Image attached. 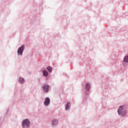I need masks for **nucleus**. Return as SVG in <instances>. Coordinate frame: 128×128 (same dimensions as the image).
I'll return each instance as SVG.
<instances>
[{"label": "nucleus", "mask_w": 128, "mask_h": 128, "mask_svg": "<svg viewBox=\"0 0 128 128\" xmlns=\"http://www.w3.org/2000/svg\"><path fill=\"white\" fill-rule=\"evenodd\" d=\"M128 110V106L124 104V106H120L118 110V114L121 116H126L127 114Z\"/></svg>", "instance_id": "1"}, {"label": "nucleus", "mask_w": 128, "mask_h": 128, "mask_svg": "<svg viewBox=\"0 0 128 128\" xmlns=\"http://www.w3.org/2000/svg\"><path fill=\"white\" fill-rule=\"evenodd\" d=\"M30 120L28 118H25L22 122V128H30Z\"/></svg>", "instance_id": "2"}, {"label": "nucleus", "mask_w": 128, "mask_h": 128, "mask_svg": "<svg viewBox=\"0 0 128 128\" xmlns=\"http://www.w3.org/2000/svg\"><path fill=\"white\" fill-rule=\"evenodd\" d=\"M25 50V45L24 44H22L21 46H20L17 50L18 55L22 56L23 55L24 51Z\"/></svg>", "instance_id": "3"}, {"label": "nucleus", "mask_w": 128, "mask_h": 128, "mask_svg": "<svg viewBox=\"0 0 128 128\" xmlns=\"http://www.w3.org/2000/svg\"><path fill=\"white\" fill-rule=\"evenodd\" d=\"M90 88H91V84L90 83V82H86V85H85V96H86H86H88V92H90Z\"/></svg>", "instance_id": "4"}, {"label": "nucleus", "mask_w": 128, "mask_h": 128, "mask_svg": "<svg viewBox=\"0 0 128 128\" xmlns=\"http://www.w3.org/2000/svg\"><path fill=\"white\" fill-rule=\"evenodd\" d=\"M51 88L50 85V84H47V83H44L42 86V88L44 92L48 94L50 90V88Z\"/></svg>", "instance_id": "5"}, {"label": "nucleus", "mask_w": 128, "mask_h": 128, "mask_svg": "<svg viewBox=\"0 0 128 128\" xmlns=\"http://www.w3.org/2000/svg\"><path fill=\"white\" fill-rule=\"evenodd\" d=\"M50 98H44V104L46 106H49L50 104Z\"/></svg>", "instance_id": "6"}, {"label": "nucleus", "mask_w": 128, "mask_h": 128, "mask_svg": "<svg viewBox=\"0 0 128 128\" xmlns=\"http://www.w3.org/2000/svg\"><path fill=\"white\" fill-rule=\"evenodd\" d=\"M18 82L20 84H24L26 80L24 77H22V76H20L18 80Z\"/></svg>", "instance_id": "7"}, {"label": "nucleus", "mask_w": 128, "mask_h": 128, "mask_svg": "<svg viewBox=\"0 0 128 128\" xmlns=\"http://www.w3.org/2000/svg\"><path fill=\"white\" fill-rule=\"evenodd\" d=\"M58 120H51V124L52 126H57L58 124Z\"/></svg>", "instance_id": "8"}, {"label": "nucleus", "mask_w": 128, "mask_h": 128, "mask_svg": "<svg viewBox=\"0 0 128 128\" xmlns=\"http://www.w3.org/2000/svg\"><path fill=\"white\" fill-rule=\"evenodd\" d=\"M70 104H71V102L70 101L66 103V104L65 106L66 110L68 111L70 110V106H71Z\"/></svg>", "instance_id": "9"}, {"label": "nucleus", "mask_w": 128, "mask_h": 128, "mask_svg": "<svg viewBox=\"0 0 128 128\" xmlns=\"http://www.w3.org/2000/svg\"><path fill=\"white\" fill-rule=\"evenodd\" d=\"M42 74L44 76L47 78L49 76V72H48V70H46V69H44L42 70Z\"/></svg>", "instance_id": "10"}, {"label": "nucleus", "mask_w": 128, "mask_h": 128, "mask_svg": "<svg viewBox=\"0 0 128 128\" xmlns=\"http://www.w3.org/2000/svg\"><path fill=\"white\" fill-rule=\"evenodd\" d=\"M46 70L50 72V74H51L52 72V67L50 66H47Z\"/></svg>", "instance_id": "11"}, {"label": "nucleus", "mask_w": 128, "mask_h": 128, "mask_svg": "<svg viewBox=\"0 0 128 128\" xmlns=\"http://www.w3.org/2000/svg\"><path fill=\"white\" fill-rule=\"evenodd\" d=\"M124 62H128V55H126V56H124Z\"/></svg>", "instance_id": "12"}, {"label": "nucleus", "mask_w": 128, "mask_h": 128, "mask_svg": "<svg viewBox=\"0 0 128 128\" xmlns=\"http://www.w3.org/2000/svg\"><path fill=\"white\" fill-rule=\"evenodd\" d=\"M9 112H10V108H7V110H6V114H5L4 116H8V114Z\"/></svg>", "instance_id": "13"}, {"label": "nucleus", "mask_w": 128, "mask_h": 128, "mask_svg": "<svg viewBox=\"0 0 128 128\" xmlns=\"http://www.w3.org/2000/svg\"><path fill=\"white\" fill-rule=\"evenodd\" d=\"M3 120H4L3 118H1L0 116V126H2V124L3 122Z\"/></svg>", "instance_id": "14"}, {"label": "nucleus", "mask_w": 128, "mask_h": 128, "mask_svg": "<svg viewBox=\"0 0 128 128\" xmlns=\"http://www.w3.org/2000/svg\"><path fill=\"white\" fill-rule=\"evenodd\" d=\"M88 62L89 64H92V61L91 59H88Z\"/></svg>", "instance_id": "15"}, {"label": "nucleus", "mask_w": 128, "mask_h": 128, "mask_svg": "<svg viewBox=\"0 0 128 128\" xmlns=\"http://www.w3.org/2000/svg\"><path fill=\"white\" fill-rule=\"evenodd\" d=\"M109 92H108V90H107L106 92H105V94H104V96H108V94H109Z\"/></svg>", "instance_id": "16"}, {"label": "nucleus", "mask_w": 128, "mask_h": 128, "mask_svg": "<svg viewBox=\"0 0 128 128\" xmlns=\"http://www.w3.org/2000/svg\"><path fill=\"white\" fill-rule=\"evenodd\" d=\"M34 19H31V23L32 24H34Z\"/></svg>", "instance_id": "17"}, {"label": "nucleus", "mask_w": 128, "mask_h": 128, "mask_svg": "<svg viewBox=\"0 0 128 128\" xmlns=\"http://www.w3.org/2000/svg\"><path fill=\"white\" fill-rule=\"evenodd\" d=\"M79 48H80V46H79Z\"/></svg>", "instance_id": "18"}]
</instances>
